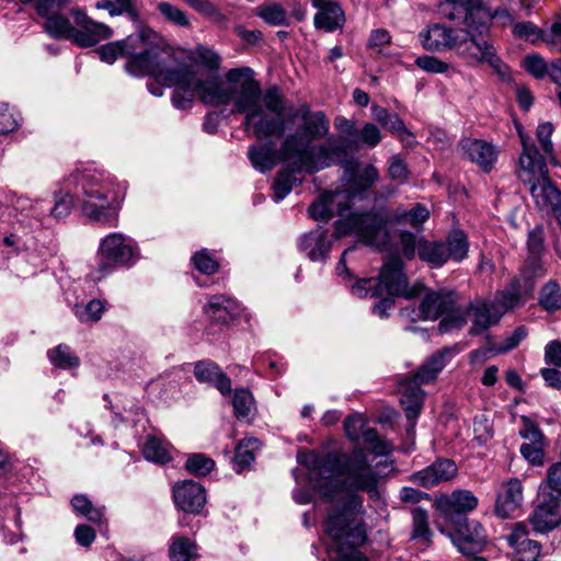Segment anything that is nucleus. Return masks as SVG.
I'll use <instances>...</instances> for the list:
<instances>
[{
    "label": "nucleus",
    "instance_id": "7c9ffc66",
    "mask_svg": "<svg viewBox=\"0 0 561 561\" xmlns=\"http://www.w3.org/2000/svg\"><path fill=\"white\" fill-rule=\"evenodd\" d=\"M205 313L218 323H228L241 316L242 307L234 299L225 295L211 296L204 306Z\"/></svg>",
    "mask_w": 561,
    "mask_h": 561
},
{
    "label": "nucleus",
    "instance_id": "58836bf2",
    "mask_svg": "<svg viewBox=\"0 0 561 561\" xmlns=\"http://www.w3.org/2000/svg\"><path fill=\"white\" fill-rule=\"evenodd\" d=\"M50 364L59 369H72L80 365V358L69 345L59 344L47 352Z\"/></svg>",
    "mask_w": 561,
    "mask_h": 561
},
{
    "label": "nucleus",
    "instance_id": "bb28decb",
    "mask_svg": "<svg viewBox=\"0 0 561 561\" xmlns=\"http://www.w3.org/2000/svg\"><path fill=\"white\" fill-rule=\"evenodd\" d=\"M459 147L466 157L478 164L483 171L489 172L497 160L496 148L482 139L463 138Z\"/></svg>",
    "mask_w": 561,
    "mask_h": 561
},
{
    "label": "nucleus",
    "instance_id": "5701e85b",
    "mask_svg": "<svg viewBox=\"0 0 561 561\" xmlns=\"http://www.w3.org/2000/svg\"><path fill=\"white\" fill-rule=\"evenodd\" d=\"M299 251L312 262H325L332 249V241L327 231L318 226L301 234L297 241Z\"/></svg>",
    "mask_w": 561,
    "mask_h": 561
},
{
    "label": "nucleus",
    "instance_id": "f03ea898",
    "mask_svg": "<svg viewBox=\"0 0 561 561\" xmlns=\"http://www.w3.org/2000/svg\"><path fill=\"white\" fill-rule=\"evenodd\" d=\"M300 465L309 470L311 486L333 505L328 513L335 510L340 502L351 494L364 491L374 502H383L385 490L379 485V477L368 456L360 448L348 454H327L319 456L313 450L297 455Z\"/></svg>",
    "mask_w": 561,
    "mask_h": 561
},
{
    "label": "nucleus",
    "instance_id": "6ab92c4d",
    "mask_svg": "<svg viewBox=\"0 0 561 561\" xmlns=\"http://www.w3.org/2000/svg\"><path fill=\"white\" fill-rule=\"evenodd\" d=\"M462 56L473 61L488 62L502 80H511V69L497 56L492 42L486 35H480L471 39V46L462 49Z\"/></svg>",
    "mask_w": 561,
    "mask_h": 561
},
{
    "label": "nucleus",
    "instance_id": "4468645a",
    "mask_svg": "<svg viewBox=\"0 0 561 561\" xmlns=\"http://www.w3.org/2000/svg\"><path fill=\"white\" fill-rule=\"evenodd\" d=\"M419 37L423 47L430 51L457 50L462 55V49L471 46V34L465 28L449 27L440 23L428 25Z\"/></svg>",
    "mask_w": 561,
    "mask_h": 561
},
{
    "label": "nucleus",
    "instance_id": "f257e3e1",
    "mask_svg": "<svg viewBox=\"0 0 561 561\" xmlns=\"http://www.w3.org/2000/svg\"><path fill=\"white\" fill-rule=\"evenodd\" d=\"M301 124L288 134L279 149V159L286 164L273 183V199L283 201L295 185L301 183L296 175L302 172L314 174L335 164H341L358 148L356 140L345 136L329 135L330 119L322 111L312 112L304 106Z\"/></svg>",
    "mask_w": 561,
    "mask_h": 561
},
{
    "label": "nucleus",
    "instance_id": "9b49d317",
    "mask_svg": "<svg viewBox=\"0 0 561 561\" xmlns=\"http://www.w3.org/2000/svg\"><path fill=\"white\" fill-rule=\"evenodd\" d=\"M137 243L129 237L112 232L104 237L96 252V265L91 272L94 282H100L119 268H130L139 260Z\"/></svg>",
    "mask_w": 561,
    "mask_h": 561
},
{
    "label": "nucleus",
    "instance_id": "79ce46f5",
    "mask_svg": "<svg viewBox=\"0 0 561 561\" xmlns=\"http://www.w3.org/2000/svg\"><path fill=\"white\" fill-rule=\"evenodd\" d=\"M337 196L339 194L333 192H327L322 194L309 206L308 211L310 217L317 221L330 220L334 215V208L332 204Z\"/></svg>",
    "mask_w": 561,
    "mask_h": 561
},
{
    "label": "nucleus",
    "instance_id": "de8ad7c7",
    "mask_svg": "<svg viewBox=\"0 0 561 561\" xmlns=\"http://www.w3.org/2000/svg\"><path fill=\"white\" fill-rule=\"evenodd\" d=\"M71 506L77 514L84 516L90 522H102L103 512L100 508L94 507L92 502L85 495H75L71 500Z\"/></svg>",
    "mask_w": 561,
    "mask_h": 561
},
{
    "label": "nucleus",
    "instance_id": "2f4dec72",
    "mask_svg": "<svg viewBox=\"0 0 561 561\" xmlns=\"http://www.w3.org/2000/svg\"><path fill=\"white\" fill-rule=\"evenodd\" d=\"M312 5L318 9L314 15V26L327 32H333L344 23V13L341 7L330 0H311Z\"/></svg>",
    "mask_w": 561,
    "mask_h": 561
},
{
    "label": "nucleus",
    "instance_id": "7ed1b4c3",
    "mask_svg": "<svg viewBox=\"0 0 561 561\" xmlns=\"http://www.w3.org/2000/svg\"><path fill=\"white\" fill-rule=\"evenodd\" d=\"M160 81L167 85H174L171 101L178 110L191 107L198 95L206 105L232 104L233 113H243L254 104L259 93V81L255 80L251 68L231 69L224 85L213 79H203L195 67L178 62L172 54Z\"/></svg>",
    "mask_w": 561,
    "mask_h": 561
},
{
    "label": "nucleus",
    "instance_id": "c03bdc74",
    "mask_svg": "<svg viewBox=\"0 0 561 561\" xmlns=\"http://www.w3.org/2000/svg\"><path fill=\"white\" fill-rule=\"evenodd\" d=\"M412 516V533L411 538L414 540H422L428 542L432 531L428 525V513L422 507H414L411 510Z\"/></svg>",
    "mask_w": 561,
    "mask_h": 561
},
{
    "label": "nucleus",
    "instance_id": "09e8293b",
    "mask_svg": "<svg viewBox=\"0 0 561 561\" xmlns=\"http://www.w3.org/2000/svg\"><path fill=\"white\" fill-rule=\"evenodd\" d=\"M527 249L529 257L525 263L538 261L541 262V256L545 252V231L542 226H536L528 233Z\"/></svg>",
    "mask_w": 561,
    "mask_h": 561
},
{
    "label": "nucleus",
    "instance_id": "0eeeda50",
    "mask_svg": "<svg viewBox=\"0 0 561 561\" xmlns=\"http://www.w3.org/2000/svg\"><path fill=\"white\" fill-rule=\"evenodd\" d=\"M108 65L118 57H128L126 71L134 77L153 76L161 80L171 53L148 43L144 33L129 35L125 39L101 45L93 51Z\"/></svg>",
    "mask_w": 561,
    "mask_h": 561
},
{
    "label": "nucleus",
    "instance_id": "e433bc0d",
    "mask_svg": "<svg viewBox=\"0 0 561 561\" xmlns=\"http://www.w3.org/2000/svg\"><path fill=\"white\" fill-rule=\"evenodd\" d=\"M445 248L444 242H431L425 239L417 240V255L420 260L433 267H440L447 262Z\"/></svg>",
    "mask_w": 561,
    "mask_h": 561
},
{
    "label": "nucleus",
    "instance_id": "603ef678",
    "mask_svg": "<svg viewBox=\"0 0 561 561\" xmlns=\"http://www.w3.org/2000/svg\"><path fill=\"white\" fill-rule=\"evenodd\" d=\"M157 9L168 22L176 26L188 27L191 25L187 14L176 5L163 1L158 3Z\"/></svg>",
    "mask_w": 561,
    "mask_h": 561
},
{
    "label": "nucleus",
    "instance_id": "3c124183",
    "mask_svg": "<svg viewBox=\"0 0 561 561\" xmlns=\"http://www.w3.org/2000/svg\"><path fill=\"white\" fill-rule=\"evenodd\" d=\"M187 4L213 23L227 22V16L210 0H190Z\"/></svg>",
    "mask_w": 561,
    "mask_h": 561
},
{
    "label": "nucleus",
    "instance_id": "c756f323",
    "mask_svg": "<svg viewBox=\"0 0 561 561\" xmlns=\"http://www.w3.org/2000/svg\"><path fill=\"white\" fill-rule=\"evenodd\" d=\"M194 376L197 381L215 387L222 396L231 393V379L221 368L211 360H199L194 366Z\"/></svg>",
    "mask_w": 561,
    "mask_h": 561
},
{
    "label": "nucleus",
    "instance_id": "c85d7f7f",
    "mask_svg": "<svg viewBox=\"0 0 561 561\" xmlns=\"http://www.w3.org/2000/svg\"><path fill=\"white\" fill-rule=\"evenodd\" d=\"M18 222L34 230L44 226L48 208L42 201H33L27 197H19L14 204Z\"/></svg>",
    "mask_w": 561,
    "mask_h": 561
},
{
    "label": "nucleus",
    "instance_id": "6e6552de",
    "mask_svg": "<svg viewBox=\"0 0 561 561\" xmlns=\"http://www.w3.org/2000/svg\"><path fill=\"white\" fill-rule=\"evenodd\" d=\"M520 137L523 152L519 157L518 178L528 186L536 207L553 214L561 207V191L552 183L545 158L536 146Z\"/></svg>",
    "mask_w": 561,
    "mask_h": 561
},
{
    "label": "nucleus",
    "instance_id": "412c9836",
    "mask_svg": "<svg viewBox=\"0 0 561 561\" xmlns=\"http://www.w3.org/2000/svg\"><path fill=\"white\" fill-rule=\"evenodd\" d=\"M478 499L469 490H455L450 494H443L436 500V508L451 523L459 520V516L473 511Z\"/></svg>",
    "mask_w": 561,
    "mask_h": 561
},
{
    "label": "nucleus",
    "instance_id": "b1692460",
    "mask_svg": "<svg viewBox=\"0 0 561 561\" xmlns=\"http://www.w3.org/2000/svg\"><path fill=\"white\" fill-rule=\"evenodd\" d=\"M457 474V466L449 459H438L426 468L413 472L409 480L417 486L432 488L451 480Z\"/></svg>",
    "mask_w": 561,
    "mask_h": 561
},
{
    "label": "nucleus",
    "instance_id": "5fc2aeb1",
    "mask_svg": "<svg viewBox=\"0 0 561 561\" xmlns=\"http://www.w3.org/2000/svg\"><path fill=\"white\" fill-rule=\"evenodd\" d=\"M387 175L399 184H404L410 178V170L407 162L400 154H392L388 160Z\"/></svg>",
    "mask_w": 561,
    "mask_h": 561
},
{
    "label": "nucleus",
    "instance_id": "338daca9",
    "mask_svg": "<svg viewBox=\"0 0 561 561\" xmlns=\"http://www.w3.org/2000/svg\"><path fill=\"white\" fill-rule=\"evenodd\" d=\"M522 456L533 465H542L543 462V442L542 443H524L520 446Z\"/></svg>",
    "mask_w": 561,
    "mask_h": 561
},
{
    "label": "nucleus",
    "instance_id": "20e7f679",
    "mask_svg": "<svg viewBox=\"0 0 561 561\" xmlns=\"http://www.w3.org/2000/svg\"><path fill=\"white\" fill-rule=\"evenodd\" d=\"M64 186L54 193V205L47 211L56 220L68 217L77 203L82 215L93 224L116 226L125 186L104 171L84 168L71 172Z\"/></svg>",
    "mask_w": 561,
    "mask_h": 561
},
{
    "label": "nucleus",
    "instance_id": "c9c22d12",
    "mask_svg": "<svg viewBox=\"0 0 561 561\" xmlns=\"http://www.w3.org/2000/svg\"><path fill=\"white\" fill-rule=\"evenodd\" d=\"M248 158L252 167L262 173L271 171L276 164V152L272 142L250 146Z\"/></svg>",
    "mask_w": 561,
    "mask_h": 561
},
{
    "label": "nucleus",
    "instance_id": "393cba45",
    "mask_svg": "<svg viewBox=\"0 0 561 561\" xmlns=\"http://www.w3.org/2000/svg\"><path fill=\"white\" fill-rule=\"evenodd\" d=\"M523 485L519 479L512 478L501 484L494 505L495 514L501 518H511L522 506Z\"/></svg>",
    "mask_w": 561,
    "mask_h": 561
},
{
    "label": "nucleus",
    "instance_id": "13d9d810",
    "mask_svg": "<svg viewBox=\"0 0 561 561\" xmlns=\"http://www.w3.org/2000/svg\"><path fill=\"white\" fill-rule=\"evenodd\" d=\"M194 266L203 274L213 275L218 268V262L210 255L208 250L202 249L192 256Z\"/></svg>",
    "mask_w": 561,
    "mask_h": 561
},
{
    "label": "nucleus",
    "instance_id": "473e14b6",
    "mask_svg": "<svg viewBox=\"0 0 561 561\" xmlns=\"http://www.w3.org/2000/svg\"><path fill=\"white\" fill-rule=\"evenodd\" d=\"M458 353L459 348L457 346L443 347L433 354L412 376L424 385L433 382L448 360Z\"/></svg>",
    "mask_w": 561,
    "mask_h": 561
},
{
    "label": "nucleus",
    "instance_id": "49530a36",
    "mask_svg": "<svg viewBox=\"0 0 561 561\" xmlns=\"http://www.w3.org/2000/svg\"><path fill=\"white\" fill-rule=\"evenodd\" d=\"M105 305L100 299H92L88 304H76L73 312L82 323L96 322L102 318Z\"/></svg>",
    "mask_w": 561,
    "mask_h": 561
},
{
    "label": "nucleus",
    "instance_id": "1a4fd4ad",
    "mask_svg": "<svg viewBox=\"0 0 561 561\" xmlns=\"http://www.w3.org/2000/svg\"><path fill=\"white\" fill-rule=\"evenodd\" d=\"M423 284L415 283L409 286L408 277L403 272V262L398 254H390L379 273L378 278H362L351 287V293L358 298H378L383 293L389 296H402L413 299L422 294Z\"/></svg>",
    "mask_w": 561,
    "mask_h": 561
},
{
    "label": "nucleus",
    "instance_id": "680f3d73",
    "mask_svg": "<svg viewBox=\"0 0 561 561\" xmlns=\"http://www.w3.org/2000/svg\"><path fill=\"white\" fill-rule=\"evenodd\" d=\"M356 135L359 142L369 148H375L382 139L380 129L373 123H366Z\"/></svg>",
    "mask_w": 561,
    "mask_h": 561
},
{
    "label": "nucleus",
    "instance_id": "052dcab7",
    "mask_svg": "<svg viewBox=\"0 0 561 561\" xmlns=\"http://www.w3.org/2000/svg\"><path fill=\"white\" fill-rule=\"evenodd\" d=\"M19 126V115L8 104L0 103V135H7Z\"/></svg>",
    "mask_w": 561,
    "mask_h": 561
},
{
    "label": "nucleus",
    "instance_id": "2eb2a0df",
    "mask_svg": "<svg viewBox=\"0 0 561 561\" xmlns=\"http://www.w3.org/2000/svg\"><path fill=\"white\" fill-rule=\"evenodd\" d=\"M546 274L542 262L534 261L525 263L519 274L512 279L508 286L502 291L500 304L505 310H510L523 302L529 296L538 278Z\"/></svg>",
    "mask_w": 561,
    "mask_h": 561
},
{
    "label": "nucleus",
    "instance_id": "6e6d98bb",
    "mask_svg": "<svg viewBox=\"0 0 561 561\" xmlns=\"http://www.w3.org/2000/svg\"><path fill=\"white\" fill-rule=\"evenodd\" d=\"M524 69L536 79H542L549 76L550 65L546 62L539 54H529L525 56L522 62Z\"/></svg>",
    "mask_w": 561,
    "mask_h": 561
},
{
    "label": "nucleus",
    "instance_id": "69168bd1",
    "mask_svg": "<svg viewBox=\"0 0 561 561\" xmlns=\"http://www.w3.org/2000/svg\"><path fill=\"white\" fill-rule=\"evenodd\" d=\"M365 426L366 421L359 414L351 415L344 421L345 434L353 442L359 440Z\"/></svg>",
    "mask_w": 561,
    "mask_h": 561
},
{
    "label": "nucleus",
    "instance_id": "4be33fe9",
    "mask_svg": "<svg viewBox=\"0 0 561 561\" xmlns=\"http://www.w3.org/2000/svg\"><path fill=\"white\" fill-rule=\"evenodd\" d=\"M173 500L179 510L198 514L206 503L205 489L192 480L178 482L173 486Z\"/></svg>",
    "mask_w": 561,
    "mask_h": 561
},
{
    "label": "nucleus",
    "instance_id": "4c0bfd02",
    "mask_svg": "<svg viewBox=\"0 0 561 561\" xmlns=\"http://www.w3.org/2000/svg\"><path fill=\"white\" fill-rule=\"evenodd\" d=\"M197 556V547L190 538L174 535L170 539L169 558L171 561H191Z\"/></svg>",
    "mask_w": 561,
    "mask_h": 561
},
{
    "label": "nucleus",
    "instance_id": "bf43d9fd",
    "mask_svg": "<svg viewBox=\"0 0 561 561\" xmlns=\"http://www.w3.org/2000/svg\"><path fill=\"white\" fill-rule=\"evenodd\" d=\"M360 437L374 454L381 456L386 455L389 451L388 444L385 440L380 439L375 428L365 426Z\"/></svg>",
    "mask_w": 561,
    "mask_h": 561
},
{
    "label": "nucleus",
    "instance_id": "ea45409f",
    "mask_svg": "<svg viewBox=\"0 0 561 561\" xmlns=\"http://www.w3.org/2000/svg\"><path fill=\"white\" fill-rule=\"evenodd\" d=\"M539 306L547 312L561 310V287L553 280H548L539 291Z\"/></svg>",
    "mask_w": 561,
    "mask_h": 561
},
{
    "label": "nucleus",
    "instance_id": "0e129e2a",
    "mask_svg": "<svg viewBox=\"0 0 561 561\" xmlns=\"http://www.w3.org/2000/svg\"><path fill=\"white\" fill-rule=\"evenodd\" d=\"M415 65L430 73H444L449 69V65L434 56H421L415 59Z\"/></svg>",
    "mask_w": 561,
    "mask_h": 561
},
{
    "label": "nucleus",
    "instance_id": "ddd939ff",
    "mask_svg": "<svg viewBox=\"0 0 561 561\" xmlns=\"http://www.w3.org/2000/svg\"><path fill=\"white\" fill-rule=\"evenodd\" d=\"M440 11L445 19L463 24L471 39L486 35V24L481 20L482 15L488 18L483 0H444Z\"/></svg>",
    "mask_w": 561,
    "mask_h": 561
},
{
    "label": "nucleus",
    "instance_id": "f3484780",
    "mask_svg": "<svg viewBox=\"0 0 561 561\" xmlns=\"http://www.w3.org/2000/svg\"><path fill=\"white\" fill-rule=\"evenodd\" d=\"M453 524L455 528L449 536L461 554L473 556L484 549L486 534L479 522L469 519L467 516H459V520H454Z\"/></svg>",
    "mask_w": 561,
    "mask_h": 561
},
{
    "label": "nucleus",
    "instance_id": "37998d69",
    "mask_svg": "<svg viewBox=\"0 0 561 561\" xmlns=\"http://www.w3.org/2000/svg\"><path fill=\"white\" fill-rule=\"evenodd\" d=\"M233 413L238 420H249L255 411L252 393L245 388L236 389L232 398Z\"/></svg>",
    "mask_w": 561,
    "mask_h": 561
},
{
    "label": "nucleus",
    "instance_id": "4d7b16f0",
    "mask_svg": "<svg viewBox=\"0 0 561 561\" xmlns=\"http://www.w3.org/2000/svg\"><path fill=\"white\" fill-rule=\"evenodd\" d=\"M513 35L517 38L527 39L531 43L542 42L543 30L536 26L530 21H524L513 24Z\"/></svg>",
    "mask_w": 561,
    "mask_h": 561
},
{
    "label": "nucleus",
    "instance_id": "e2e57ef3",
    "mask_svg": "<svg viewBox=\"0 0 561 561\" xmlns=\"http://www.w3.org/2000/svg\"><path fill=\"white\" fill-rule=\"evenodd\" d=\"M391 36L385 28L373 30L368 38L367 48L374 50L378 55H385L383 47L389 45Z\"/></svg>",
    "mask_w": 561,
    "mask_h": 561
},
{
    "label": "nucleus",
    "instance_id": "a878e982",
    "mask_svg": "<svg viewBox=\"0 0 561 561\" xmlns=\"http://www.w3.org/2000/svg\"><path fill=\"white\" fill-rule=\"evenodd\" d=\"M370 113L374 121L394 134L404 147L412 148L416 145L413 133L405 127L403 119L397 113H391L377 104L370 107Z\"/></svg>",
    "mask_w": 561,
    "mask_h": 561
},
{
    "label": "nucleus",
    "instance_id": "a18cd8bd",
    "mask_svg": "<svg viewBox=\"0 0 561 561\" xmlns=\"http://www.w3.org/2000/svg\"><path fill=\"white\" fill-rule=\"evenodd\" d=\"M256 16L272 26L289 25L287 13L279 3H268L259 7L256 9Z\"/></svg>",
    "mask_w": 561,
    "mask_h": 561
},
{
    "label": "nucleus",
    "instance_id": "72a5a7b5",
    "mask_svg": "<svg viewBox=\"0 0 561 561\" xmlns=\"http://www.w3.org/2000/svg\"><path fill=\"white\" fill-rule=\"evenodd\" d=\"M146 460L156 463H167L172 460L171 446L162 437L148 435L141 447Z\"/></svg>",
    "mask_w": 561,
    "mask_h": 561
},
{
    "label": "nucleus",
    "instance_id": "dca6fc26",
    "mask_svg": "<svg viewBox=\"0 0 561 561\" xmlns=\"http://www.w3.org/2000/svg\"><path fill=\"white\" fill-rule=\"evenodd\" d=\"M457 300L458 295L455 290H428L425 293L417 310L405 308L403 310V314L411 318L412 321H435L444 314H446L445 317H448L454 312H457V309H455Z\"/></svg>",
    "mask_w": 561,
    "mask_h": 561
},
{
    "label": "nucleus",
    "instance_id": "a19ab883",
    "mask_svg": "<svg viewBox=\"0 0 561 561\" xmlns=\"http://www.w3.org/2000/svg\"><path fill=\"white\" fill-rule=\"evenodd\" d=\"M445 244V253L447 261L454 260L456 262L462 261L469 249L467 236L461 230H454L447 238Z\"/></svg>",
    "mask_w": 561,
    "mask_h": 561
},
{
    "label": "nucleus",
    "instance_id": "9d476101",
    "mask_svg": "<svg viewBox=\"0 0 561 561\" xmlns=\"http://www.w3.org/2000/svg\"><path fill=\"white\" fill-rule=\"evenodd\" d=\"M283 113L284 101L278 89L272 87L262 94L259 84L257 99L242 113L245 114L243 126L247 130H252L257 139L280 136L285 131Z\"/></svg>",
    "mask_w": 561,
    "mask_h": 561
},
{
    "label": "nucleus",
    "instance_id": "8fccbe9b",
    "mask_svg": "<svg viewBox=\"0 0 561 561\" xmlns=\"http://www.w3.org/2000/svg\"><path fill=\"white\" fill-rule=\"evenodd\" d=\"M187 4L213 23L227 22V16L210 0H190Z\"/></svg>",
    "mask_w": 561,
    "mask_h": 561
},
{
    "label": "nucleus",
    "instance_id": "423d86ee",
    "mask_svg": "<svg viewBox=\"0 0 561 561\" xmlns=\"http://www.w3.org/2000/svg\"><path fill=\"white\" fill-rule=\"evenodd\" d=\"M44 31L55 39H71L80 47H92L112 36V30L90 19L69 0H34Z\"/></svg>",
    "mask_w": 561,
    "mask_h": 561
},
{
    "label": "nucleus",
    "instance_id": "864d4df0",
    "mask_svg": "<svg viewBox=\"0 0 561 561\" xmlns=\"http://www.w3.org/2000/svg\"><path fill=\"white\" fill-rule=\"evenodd\" d=\"M185 468L195 476H206L215 468V461L204 454H192L188 456Z\"/></svg>",
    "mask_w": 561,
    "mask_h": 561
},
{
    "label": "nucleus",
    "instance_id": "cd10ccee",
    "mask_svg": "<svg viewBox=\"0 0 561 561\" xmlns=\"http://www.w3.org/2000/svg\"><path fill=\"white\" fill-rule=\"evenodd\" d=\"M529 531L524 523H516L506 539L508 545L515 549L519 561H538L541 552V545L528 537Z\"/></svg>",
    "mask_w": 561,
    "mask_h": 561
},
{
    "label": "nucleus",
    "instance_id": "a211bd4d",
    "mask_svg": "<svg viewBox=\"0 0 561 561\" xmlns=\"http://www.w3.org/2000/svg\"><path fill=\"white\" fill-rule=\"evenodd\" d=\"M528 520L534 531L538 534H547L559 527L561 525L560 495L542 493Z\"/></svg>",
    "mask_w": 561,
    "mask_h": 561
},
{
    "label": "nucleus",
    "instance_id": "39448f33",
    "mask_svg": "<svg viewBox=\"0 0 561 561\" xmlns=\"http://www.w3.org/2000/svg\"><path fill=\"white\" fill-rule=\"evenodd\" d=\"M430 217L428 209L422 204H415L411 209L398 208L389 216L385 207L373 208L368 211L351 213L334 222V237L355 236L360 242L382 250L390 242L388 224L410 225L419 228Z\"/></svg>",
    "mask_w": 561,
    "mask_h": 561
},
{
    "label": "nucleus",
    "instance_id": "774afa93",
    "mask_svg": "<svg viewBox=\"0 0 561 561\" xmlns=\"http://www.w3.org/2000/svg\"><path fill=\"white\" fill-rule=\"evenodd\" d=\"M379 178L380 175L378 169L373 164H367L359 171L355 182L362 190L365 191L377 183Z\"/></svg>",
    "mask_w": 561,
    "mask_h": 561
},
{
    "label": "nucleus",
    "instance_id": "aec40b11",
    "mask_svg": "<svg viewBox=\"0 0 561 561\" xmlns=\"http://www.w3.org/2000/svg\"><path fill=\"white\" fill-rule=\"evenodd\" d=\"M422 385L424 383L412 375L400 382L402 390L400 403L408 419V432L414 431L417 417L423 409L425 392L421 388Z\"/></svg>",
    "mask_w": 561,
    "mask_h": 561
},
{
    "label": "nucleus",
    "instance_id": "f8f14e48",
    "mask_svg": "<svg viewBox=\"0 0 561 561\" xmlns=\"http://www.w3.org/2000/svg\"><path fill=\"white\" fill-rule=\"evenodd\" d=\"M501 317L502 312L493 302L479 298L470 301L465 310L458 308L457 312L444 317L438 324V330L440 333H447L454 329H460L469 319L471 321L469 334L476 336L495 325Z\"/></svg>",
    "mask_w": 561,
    "mask_h": 561
},
{
    "label": "nucleus",
    "instance_id": "f704fd0d",
    "mask_svg": "<svg viewBox=\"0 0 561 561\" xmlns=\"http://www.w3.org/2000/svg\"><path fill=\"white\" fill-rule=\"evenodd\" d=\"M261 448V442L254 437L241 439L237 446L233 458L236 472L241 473L248 469L255 459V453Z\"/></svg>",
    "mask_w": 561,
    "mask_h": 561
}]
</instances>
